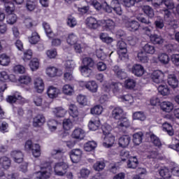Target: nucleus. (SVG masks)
Returning a JSON list of instances; mask_svg holds the SVG:
<instances>
[{"instance_id":"nucleus-1","label":"nucleus","mask_w":179,"mask_h":179,"mask_svg":"<svg viewBox=\"0 0 179 179\" xmlns=\"http://www.w3.org/2000/svg\"><path fill=\"white\" fill-rule=\"evenodd\" d=\"M92 5L96 10H104V12L107 13H111L113 10V12L119 16L122 15V8H121V4L118 0H113L110 2V6L107 3V1L100 3L96 0H94L92 1Z\"/></svg>"},{"instance_id":"nucleus-2","label":"nucleus","mask_w":179,"mask_h":179,"mask_svg":"<svg viewBox=\"0 0 179 179\" xmlns=\"http://www.w3.org/2000/svg\"><path fill=\"white\" fill-rule=\"evenodd\" d=\"M122 115H124V110L120 107H115L112 111L113 118L118 120L117 128L119 129H127V128H129L131 123L128 118L122 117Z\"/></svg>"},{"instance_id":"nucleus-3","label":"nucleus","mask_w":179,"mask_h":179,"mask_svg":"<svg viewBox=\"0 0 179 179\" xmlns=\"http://www.w3.org/2000/svg\"><path fill=\"white\" fill-rule=\"evenodd\" d=\"M24 149L27 152L31 151L34 157H40L41 155L40 144H33L31 140H28L25 142Z\"/></svg>"},{"instance_id":"nucleus-4","label":"nucleus","mask_w":179,"mask_h":179,"mask_svg":"<svg viewBox=\"0 0 179 179\" xmlns=\"http://www.w3.org/2000/svg\"><path fill=\"white\" fill-rule=\"evenodd\" d=\"M51 164H52V161H45L43 164L41 169H45V171H38L37 174H39L36 176L37 179H48L51 177V173L47 170H51Z\"/></svg>"},{"instance_id":"nucleus-5","label":"nucleus","mask_w":179,"mask_h":179,"mask_svg":"<svg viewBox=\"0 0 179 179\" xmlns=\"http://www.w3.org/2000/svg\"><path fill=\"white\" fill-rule=\"evenodd\" d=\"M69 169V165L64 162H57L54 166V171L56 176H64Z\"/></svg>"},{"instance_id":"nucleus-6","label":"nucleus","mask_w":179,"mask_h":179,"mask_svg":"<svg viewBox=\"0 0 179 179\" xmlns=\"http://www.w3.org/2000/svg\"><path fill=\"white\" fill-rule=\"evenodd\" d=\"M151 78L155 83L158 85L163 83V82H164V73L160 70H155L151 74Z\"/></svg>"},{"instance_id":"nucleus-7","label":"nucleus","mask_w":179,"mask_h":179,"mask_svg":"<svg viewBox=\"0 0 179 179\" xmlns=\"http://www.w3.org/2000/svg\"><path fill=\"white\" fill-rule=\"evenodd\" d=\"M83 152L80 149H73L69 152L70 159L72 163H79L82 159Z\"/></svg>"},{"instance_id":"nucleus-8","label":"nucleus","mask_w":179,"mask_h":179,"mask_svg":"<svg viewBox=\"0 0 179 179\" xmlns=\"http://www.w3.org/2000/svg\"><path fill=\"white\" fill-rule=\"evenodd\" d=\"M101 24L103 30H106V31H112V30H114V28L115 27V22L110 19L101 20Z\"/></svg>"},{"instance_id":"nucleus-9","label":"nucleus","mask_w":179,"mask_h":179,"mask_svg":"<svg viewBox=\"0 0 179 179\" xmlns=\"http://www.w3.org/2000/svg\"><path fill=\"white\" fill-rule=\"evenodd\" d=\"M45 122V117L43 114H38L33 118V126L35 128L43 127Z\"/></svg>"},{"instance_id":"nucleus-10","label":"nucleus","mask_w":179,"mask_h":179,"mask_svg":"<svg viewBox=\"0 0 179 179\" xmlns=\"http://www.w3.org/2000/svg\"><path fill=\"white\" fill-rule=\"evenodd\" d=\"M85 24L89 29H96L99 27V21L94 17H87L85 20Z\"/></svg>"},{"instance_id":"nucleus-11","label":"nucleus","mask_w":179,"mask_h":179,"mask_svg":"<svg viewBox=\"0 0 179 179\" xmlns=\"http://www.w3.org/2000/svg\"><path fill=\"white\" fill-rule=\"evenodd\" d=\"M70 115L73 119L74 122H78L79 121V111L78 110V107L75 104H71L69 106Z\"/></svg>"},{"instance_id":"nucleus-12","label":"nucleus","mask_w":179,"mask_h":179,"mask_svg":"<svg viewBox=\"0 0 179 179\" xmlns=\"http://www.w3.org/2000/svg\"><path fill=\"white\" fill-rule=\"evenodd\" d=\"M16 82V78L15 75L9 76L6 71L0 72V82H3V83L6 82Z\"/></svg>"},{"instance_id":"nucleus-13","label":"nucleus","mask_w":179,"mask_h":179,"mask_svg":"<svg viewBox=\"0 0 179 179\" xmlns=\"http://www.w3.org/2000/svg\"><path fill=\"white\" fill-rule=\"evenodd\" d=\"M71 137L73 139L82 141V139L85 138V130L79 127L76 128L71 134Z\"/></svg>"},{"instance_id":"nucleus-14","label":"nucleus","mask_w":179,"mask_h":179,"mask_svg":"<svg viewBox=\"0 0 179 179\" xmlns=\"http://www.w3.org/2000/svg\"><path fill=\"white\" fill-rule=\"evenodd\" d=\"M59 89L51 85L47 90V94L50 99H57L59 95Z\"/></svg>"},{"instance_id":"nucleus-15","label":"nucleus","mask_w":179,"mask_h":179,"mask_svg":"<svg viewBox=\"0 0 179 179\" xmlns=\"http://www.w3.org/2000/svg\"><path fill=\"white\" fill-rule=\"evenodd\" d=\"M103 141V145L105 148H111V146L114 145V142H115V136L112 134H106L105 135Z\"/></svg>"},{"instance_id":"nucleus-16","label":"nucleus","mask_w":179,"mask_h":179,"mask_svg":"<svg viewBox=\"0 0 179 179\" xmlns=\"http://www.w3.org/2000/svg\"><path fill=\"white\" fill-rule=\"evenodd\" d=\"M11 157H13L15 163H22L23 162V152L20 150H14L10 153Z\"/></svg>"},{"instance_id":"nucleus-17","label":"nucleus","mask_w":179,"mask_h":179,"mask_svg":"<svg viewBox=\"0 0 179 179\" xmlns=\"http://www.w3.org/2000/svg\"><path fill=\"white\" fill-rule=\"evenodd\" d=\"M131 72L136 76L141 77L145 73V69L141 64H134L131 68Z\"/></svg>"},{"instance_id":"nucleus-18","label":"nucleus","mask_w":179,"mask_h":179,"mask_svg":"<svg viewBox=\"0 0 179 179\" xmlns=\"http://www.w3.org/2000/svg\"><path fill=\"white\" fill-rule=\"evenodd\" d=\"M85 87L91 93H97L99 89V85L96 81H88L87 83H84Z\"/></svg>"},{"instance_id":"nucleus-19","label":"nucleus","mask_w":179,"mask_h":179,"mask_svg":"<svg viewBox=\"0 0 179 179\" xmlns=\"http://www.w3.org/2000/svg\"><path fill=\"white\" fill-rule=\"evenodd\" d=\"M113 71L116 74L117 78L118 79H120V80H122L123 79H127V78H128V74H127V72L120 69L118 66H115L113 68Z\"/></svg>"},{"instance_id":"nucleus-20","label":"nucleus","mask_w":179,"mask_h":179,"mask_svg":"<svg viewBox=\"0 0 179 179\" xmlns=\"http://www.w3.org/2000/svg\"><path fill=\"white\" fill-rule=\"evenodd\" d=\"M34 88L37 93H43V92H44V81H43V79L41 78L35 79Z\"/></svg>"},{"instance_id":"nucleus-21","label":"nucleus","mask_w":179,"mask_h":179,"mask_svg":"<svg viewBox=\"0 0 179 179\" xmlns=\"http://www.w3.org/2000/svg\"><path fill=\"white\" fill-rule=\"evenodd\" d=\"M131 143V137L128 135L122 136L118 140V145L120 148H127Z\"/></svg>"},{"instance_id":"nucleus-22","label":"nucleus","mask_w":179,"mask_h":179,"mask_svg":"<svg viewBox=\"0 0 179 179\" xmlns=\"http://www.w3.org/2000/svg\"><path fill=\"white\" fill-rule=\"evenodd\" d=\"M168 85L172 87V89H176L178 87V79L174 74H170L167 79Z\"/></svg>"},{"instance_id":"nucleus-23","label":"nucleus","mask_w":179,"mask_h":179,"mask_svg":"<svg viewBox=\"0 0 179 179\" xmlns=\"http://www.w3.org/2000/svg\"><path fill=\"white\" fill-rule=\"evenodd\" d=\"M150 41L152 44H155V45L158 44L159 45L164 43V39H163V37L156 34H151L150 36Z\"/></svg>"},{"instance_id":"nucleus-24","label":"nucleus","mask_w":179,"mask_h":179,"mask_svg":"<svg viewBox=\"0 0 179 179\" xmlns=\"http://www.w3.org/2000/svg\"><path fill=\"white\" fill-rule=\"evenodd\" d=\"M161 110L165 113H171L174 109V106L170 101H163L160 104Z\"/></svg>"},{"instance_id":"nucleus-25","label":"nucleus","mask_w":179,"mask_h":179,"mask_svg":"<svg viewBox=\"0 0 179 179\" xmlns=\"http://www.w3.org/2000/svg\"><path fill=\"white\" fill-rule=\"evenodd\" d=\"M99 127H100V120H99V117L92 119L89 122L88 128L90 131H97V129H99Z\"/></svg>"},{"instance_id":"nucleus-26","label":"nucleus","mask_w":179,"mask_h":179,"mask_svg":"<svg viewBox=\"0 0 179 179\" xmlns=\"http://www.w3.org/2000/svg\"><path fill=\"white\" fill-rule=\"evenodd\" d=\"M141 24L138 21L131 20L126 24V27L130 31H136L140 27Z\"/></svg>"},{"instance_id":"nucleus-27","label":"nucleus","mask_w":179,"mask_h":179,"mask_svg":"<svg viewBox=\"0 0 179 179\" xmlns=\"http://www.w3.org/2000/svg\"><path fill=\"white\" fill-rule=\"evenodd\" d=\"M22 99V96L19 94L18 92H15L12 95H8L6 97V101L7 103H9L10 104H15L17 100H20Z\"/></svg>"},{"instance_id":"nucleus-28","label":"nucleus","mask_w":179,"mask_h":179,"mask_svg":"<svg viewBox=\"0 0 179 179\" xmlns=\"http://www.w3.org/2000/svg\"><path fill=\"white\" fill-rule=\"evenodd\" d=\"M159 174L164 179H170L171 178V171L167 167H162L159 171Z\"/></svg>"},{"instance_id":"nucleus-29","label":"nucleus","mask_w":179,"mask_h":179,"mask_svg":"<svg viewBox=\"0 0 179 179\" xmlns=\"http://www.w3.org/2000/svg\"><path fill=\"white\" fill-rule=\"evenodd\" d=\"M42 26L45 30L47 37H48V38H53L54 32L52 31L50 24H48L47 22H43Z\"/></svg>"},{"instance_id":"nucleus-30","label":"nucleus","mask_w":179,"mask_h":179,"mask_svg":"<svg viewBox=\"0 0 179 179\" xmlns=\"http://www.w3.org/2000/svg\"><path fill=\"white\" fill-rule=\"evenodd\" d=\"M143 139V133L138 131L133 135V143L138 146L142 143Z\"/></svg>"},{"instance_id":"nucleus-31","label":"nucleus","mask_w":179,"mask_h":179,"mask_svg":"<svg viewBox=\"0 0 179 179\" xmlns=\"http://www.w3.org/2000/svg\"><path fill=\"white\" fill-rule=\"evenodd\" d=\"M3 2L4 3L6 12L8 13V15H10L15 12V3L13 1L8 0Z\"/></svg>"},{"instance_id":"nucleus-32","label":"nucleus","mask_w":179,"mask_h":179,"mask_svg":"<svg viewBox=\"0 0 179 179\" xmlns=\"http://www.w3.org/2000/svg\"><path fill=\"white\" fill-rule=\"evenodd\" d=\"M117 47L119 54L122 55H125L127 52V43L123 41H119L117 43Z\"/></svg>"},{"instance_id":"nucleus-33","label":"nucleus","mask_w":179,"mask_h":179,"mask_svg":"<svg viewBox=\"0 0 179 179\" xmlns=\"http://www.w3.org/2000/svg\"><path fill=\"white\" fill-rule=\"evenodd\" d=\"M11 162L10 159L8 157H1L0 158V166L5 170H8L10 167Z\"/></svg>"},{"instance_id":"nucleus-34","label":"nucleus","mask_w":179,"mask_h":179,"mask_svg":"<svg viewBox=\"0 0 179 179\" xmlns=\"http://www.w3.org/2000/svg\"><path fill=\"white\" fill-rule=\"evenodd\" d=\"M9 64H10V57L5 53L0 55V65L8 66Z\"/></svg>"},{"instance_id":"nucleus-35","label":"nucleus","mask_w":179,"mask_h":179,"mask_svg":"<svg viewBox=\"0 0 179 179\" xmlns=\"http://www.w3.org/2000/svg\"><path fill=\"white\" fill-rule=\"evenodd\" d=\"M97 148V143L94 141H88L84 145L85 152H93Z\"/></svg>"},{"instance_id":"nucleus-36","label":"nucleus","mask_w":179,"mask_h":179,"mask_svg":"<svg viewBox=\"0 0 179 179\" xmlns=\"http://www.w3.org/2000/svg\"><path fill=\"white\" fill-rule=\"evenodd\" d=\"M138 164H139V162H138V158H136V157H131L127 161L128 169H136Z\"/></svg>"},{"instance_id":"nucleus-37","label":"nucleus","mask_w":179,"mask_h":179,"mask_svg":"<svg viewBox=\"0 0 179 179\" xmlns=\"http://www.w3.org/2000/svg\"><path fill=\"white\" fill-rule=\"evenodd\" d=\"M157 90L162 96H169V94L170 93V88H169L167 85H159L157 87Z\"/></svg>"},{"instance_id":"nucleus-38","label":"nucleus","mask_w":179,"mask_h":179,"mask_svg":"<svg viewBox=\"0 0 179 179\" xmlns=\"http://www.w3.org/2000/svg\"><path fill=\"white\" fill-rule=\"evenodd\" d=\"M99 38L101 40L102 43H105L106 44H111V43L114 41V39L110 37L107 33H101Z\"/></svg>"},{"instance_id":"nucleus-39","label":"nucleus","mask_w":179,"mask_h":179,"mask_svg":"<svg viewBox=\"0 0 179 179\" xmlns=\"http://www.w3.org/2000/svg\"><path fill=\"white\" fill-rule=\"evenodd\" d=\"M53 113L57 118H62L65 117V114H66V110L62 107H57L53 110Z\"/></svg>"},{"instance_id":"nucleus-40","label":"nucleus","mask_w":179,"mask_h":179,"mask_svg":"<svg viewBox=\"0 0 179 179\" xmlns=\"http://www.w3.org/2000/svg\"><path fill=\"white\" fill-rule=\"evenodd\" d=\"M83 66H85L87 68H94V60H93L91 57H85L83 59Z\"/></svg>"},{"instance_id":"nucleus-41","label":"nucleus","mask_w":179,"mask_h":179,"mask_svg":"<svg viewBox=\"0 0 179 179\" xmlns=\"http://www.w3.org/2000/svg\"><path fill=\"white\" fill-rule=\"evenodd\" d=\"M158 60L163 65H167V64L170 62V57H169V55L166 53H161L158 55Z\"/></svg>"},{"instance_id":"nucleus-42","label":"nucleus","mask_w":179,"mask_h":179,"mask_svg":"<svg viewBox=\"0 0 179 179\" xmlns=\"http://www.w3.org/2000/svg\"><path fill=\"white\" fill-rule=\"evenodd\" d=\"M137 58L138 61L143 64H146L149 61V57H148V54L143 51L138 53Z\"/></svg>"},{"instance_id":"nucleus-43","label":"nucleus","mask_w":179,"mask_h":179,"mask_svg":"<svg viewBox=\"0 0 179 179\" xmlns=\"http://www.w3.org/2000/svg\"><path fill=\"white\" fill-rule=\"evenodd\" d=\"M163 131L167 132L169 136H173L174 135V130L173 129V126L169 123L165 122L162 125Z\"/></svg>"},{"instance_id":"nucleus-44","label":"nucleus","mask_w":179,"mask_h":179,"mask_svg":"<svg viewBox=\"0 0 179 179\" xmlns=\"http://www.w3.org/2000/svg\"><path fill=\"white\" fill-rule=\"evenodd\" d=\"M143 10L144 13L147 15V16H148V17H150V19L155 17V10H153V8H152V7L149 6H144L143 7Z\"/></svg>"},{"instance_id":"nucleus-45","label":"nucleus","mask_w":179,"mask_h":179,"mask_svg":"<svg viewBox=\"0 0 179 179\" xmlns=\"http://www.w3.org/2000/svg\"><path fill=\"white\" fill-rule=\"evenodd\" d=\"M81 74L85 78H89L90 75H92L93 70L90 67H85L84 66H82L80 69Z\"/></svg>"},{"instance_id":"nucleus-46","label":"nucleus","mask_w":179,"mask_h":179,"mask_svg":"<svg viewBox=\"0 0 179 179\" xmlns=\"http://www.w3.org/2000/svg\"><path fill=\"white\" fill-rule=\"evenodd\" d=\"M40 66V62L38 61V59L34 58L31 59L29 62V67L31 71H37Z\"/></svg>"},{"instance_id":"nucleus-47","label":"nucleus","mask_w":179,"mask_h":179,"mask_svg":"<svg viewBox=\"0 0 179 179\" xmlns=\"http://www.w3.org/2000/svg\"><path fill=\"white\" fill-rule=\"evenodd\" d=\"M136 86V81L132 78H128L124 82V87L129 89L130 90L134 89Z\"/></svg>"},{"instance_id":"nucleus-48","label":"nucleus","mask_w":179,"mask_h":179,"mask_svg":"<svg viewBox=\"0 0 179 179\" xmlns=\"http://www.w3.org/2000/svg\"><path fill=\"white\" fill-rule=\"evenodd\" d=\"M29 41L31 44H37L40 41V35L37 31H34L31 34V37L29 38Z\"/></svg>"},{"instance_id":"nucleus-49","label":"nucleus","mask_w":179,"mask_h":179,"mask_svg":"<svg viewBox=\"0 0 179 179\" xmlns=\"http://www.w3.org/2000/svg\"><path fill=\"white\" fill-rule=\"evenodd\" d=\"M66 42L70 45H73L78 43V36L73 33L69 34L66 38Z\"/></svg>"},{"instance_id":"nucleus-50","label":"nucleus","mask_w":179,"mask_h":179,"mask_svg":"<svg viewBox=\"0 0 179 179\" xmlns=\"http://www.w3.org/2000/svg\"><path fill=\"white\" fill-rule=\"evenodd\" d=\"M46 73L49 78H55V76H57V73H58V69L54 66L48 67L46 69Z\"/></svg>"},{"instance_id":"nucleus-51","label":"nucleus","mask_w":179,"mask_h":179,"mask_svg":"<svg viewBox=\"0 0 179 179\" xmlns=\"http://www.w3.org/2000/svg\"><path fill=\"white\" fill-rule=\"evenodd\" d=\"M106 167V163L103 161H97L94 165L93 169L95 171H102Z\"/></svg>"},{"instance_id":"nucleus-52","label":"nucleus","mask_w":179,"mask_h":179,"mask_svg":"<svg viewBox=\"0 0 179 179\" xmlns=\"http://www.w3.org/2000/svg\"><path fill=\"white\" fill-rule=\"evenodd\" d=\"M150 141L153 143L154 146H156L157 148H162V141L156 135L151 134Z\"/></svg>"},{"instance_id":"nucleus-53","label":"nucleus","mask_w":179,"mask_h":179,"mask_svg":"<svg viewBox=\"0 0 179 179\" xmlns=\"http://www.w3.org/2000/svg\"><path fill=\"white\" fill-rule=\"evenodd\" d=\"M37 6V3L34 0H27L26 3V8L29 12H33Z\"/></svg>"},{"instance_id":"nucleus-54","label":"nucleus","mask_w":179,"mask_h":179,"mask_svg":"<svg viewBox=\"0 0 179 179\" xmlns=\"http://www.w3.org/2000/svg\"><path fill=\"white\" fill-rule=\"evenodd\" d=\"M90 113L93 115H100L103 113V107L100 105H96L91 108Z\"/></svg>"},{"instance_id":"nucleus-55","label":"nucleus","mask_w":179,"mask_h":179,"mask_svg":"<svg viewBox=\"0 0 179 179\" xmlns=\"http://www.w3.org/2000/svg\"><path fill=\"white\" fill-rule=\"evenodd\" d=\"M143 50H144V52H146L147 54L153 55L156 52V49L155 48V46L149 43H147L144 45Z\"/></svg>"},{"instance_id":"nucleus-56","label":"nucleus","mask_w":179,"mask_h":179,"mask_svg":"<svg viewBox=\"0 0 179 179\" xmlns=\"http://www.w3.org/2000/svg\"><path fill=\"white\" fill-rule=\"evenodd\" d=\"M133 120H138L139 121H145L146 116L143 112H136L133 114Z\"/></svg>"},{"instance_id":"nucleus-57","label":"nucleus","mask_w":179,"mask_h":179,"mask_svg":"<svg viewBox=\"0 0 179 179\" xmlns=\"http://www.w3.org/2000/svg\"><path fill=\"white\" fill-rule=\"evenodd\" d=\"M67 26L69 27H75L76 24H78V22L76 21V19L72 16V15H69L67 17Z\"/></svg>"},{"instance_id":"nucleus-58","label":"nucleus","mask_w":179,"mask_h":179,"mask_svg":"<svg viewBox=\"0 0 179 179\" xmlns=\"http://www.w3.org/2000/svg\"><path fill=\"white\" fill-rule=\"evenodd\" d=\"M16 20H17V17L15 14H8L6 17L8 24H15V23H16Z\"/></svg>"},{"instance_id":"nucleus-59","label":"nucleus","mask_w":179,"mask_h":179,"mask_svg":"<svg viewBox=\"0 0 179 179\" xmlns=\"http://www.w3.org/2000/svg\"><path fill=\"white\" fill-rule=\"evenodd\" d=\"M120 100H122V101H123V103H129L131 104V103L134 102V96H132V95L128 94L126 95H122L120 96Z\"/></svg>"},{"instance_id":"nucleus-60","label":"nucleus","mask_w":179,"mask_h":179,"mask_svg":"<svg viewBox=\"0 0 179 179\" xmlns=\"http://www.w3.org/2000/svg\"><path fill=\"white\" fill-rule=\"evenodd\" d=\"M57 125H58V122L55 120H51L48 122V127L51 132H54L57 129Z\"/></svg>"},{"instance_id":"nucleus-61","label":"nucleus","mask_w":179,"mask_h":179,"mask_svg":"<svg viewBox=\"0 0 179 179\" xmlns=\"http://www.w3.org/2000/svg\"><path fill=\"white\" fill-rule=\"evenodd\" d=\"M63 93L67 96H72V94L73 93V87L69 85H64Z\"/></svg>"},{"instance_id":"nucleus-62","label":"nucleus","mask_w":179,"mask_h":179,"mask_svg":"<svg viewBox=\"0 0 179 179\" xmlns=\"http://www.w3.org/2000/svg\"><path fill=\"white\" fill-rule=\"evenodd\" d=\"M18 80L22 85H29L31 82V78L29 76H21Z\"/></svg>"},{"instance_id":"nucleus-63","label":"nucleus","mask_w":179,"mask_h":179,"mask_svg":"<svg viewBox=\"0 0 179 179\" xmlns=\"http://www.w3.org/2000/svg\"><path fill=\"white\" fill-rule=\"evenodd\" d=\"M77 101L80 106H87V98L85 95H78L77 96Z\"/></svg>"},{"instance_id":"nucleus-64","label":"nucleus","mask_w":179,"mask_h":179,"mask_svg":"<svg viewBox=\"0 0 179 179\" xmlns=\"http://www.w3.org/2000/svg\"><path fill=\"white\" fill-rule=\"evenodd\" d=\"M169 149H173V150H176V152H179V140L175 139L172 141V143L168 145Z\"/></svg>"}]
</instances>
